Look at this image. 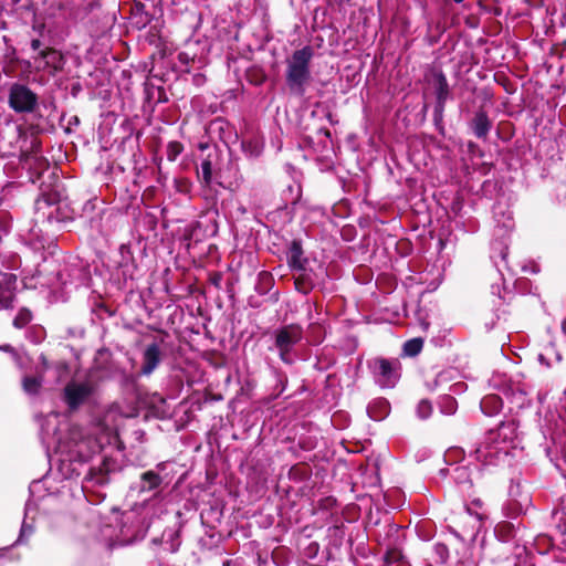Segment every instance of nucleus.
<instances>
[{
    "instance_id": "4d7b16f0",
    "label": "nucleus",
    "mask_w": 566,
    "mask_h": 566,
    "mask_svg": "<svg viewBox=\"0 0 566 566\" xmlns=\"http://www.w3.org/2000/svg\"><path fill=\"white\" fill-rule=\"evenodd\" d=\"M455 3H461L463 0H453Z\"/></svg>"
},
{
    "instance_id": "3c124183",
    "label": "nucleus",
    "mask_w": 566,
    "mask_h": 566,
    "mask_svg": "<svg viewBox=\"0 0 566 566\" xmlns=\"http://www.w3.org/2000/svg\"><path fill=\"white\" fill-rule=\"evenodd\" d=\"M231 565H232V560L231 559H227L222 564V566H231Z\"/></svg>"
},
{
    "instance_id": "e433bc0d",
    "label": "nucleus",
    "mask_w": 566,
    "mask_h": 566,
    "mask_svg": "<svg viewBox=\"0 0 566 566\" xmlns=\"http://www.w3.org/2000/svg\"><path fill=\"white\" fill-rule=\"evenodd\" d=\"M443 112H444V107H441L439 111V103H436L434 111H433V119L437 124L442 122Z\"/></svg>"
},
{
    "instance_id": "2eb2a0df",
    "label": "nucleus",
    "mask_w": 566,
    "mask_h": 566,
    "mask_svg": "<svg viewBox=\"0 0 566 566\" xmlns=\"http://www.w3.org/2000/svg\"><path fill=\"white\" fill-rule=\"evenodd\" d=\"M39 56L45 61V66L52 69V73L62 72L65 65L64 55L54 48H45L39 52Z\"/></svg>"
},
{
    "instance_id": "20e7f679",
    "label": "nucleus",
    "mask_w": 566,
    "mask_h": 566,
    "mask_svg": "<svg viewBox=\"0 0 566 566\" xmlns=\"http://www.w3.org/2000/svg\"><path fill=\"white\" fill-rule=\"evenodd\" d=\"M374 375L381 387L392 388L401 376V363L399 359L376 357L370 361Z\"/></svg>"
},
{
    "instance_id": "c9c22d12",
    "label": "nucleus",
    "mask_w": 566,
    "mask_h": 566,
    "mask_svg": "<svg viewBox=\"0 0 566 566\" xmlns=\"http://www.w3.org/2000/svg\"><path fill=\"white\" fill-rule=\"evenodd\" d=\"M209 281L212 285L220 289L221 281H222V274L219 272H214L210 275Z\"/></svg>"
},
{
    "instance_id": "a19ab883",
    "label": "nucleus",
    "mask_w": 566,
    "mask_h": 566,
    "mask_svg": "<svg viewBox=\"0 0 566 566\" xmlns=\"http://www.w3.org/2000/svg\"><path fill=\"white\" fill-rule=\"evenodd\" d=\"M30 45L33 51H38L42 46V42L40 41V39H33Z\"/></svg>"
},
{
    "instance_id": "423d86ee",
    "label": "nucleus",
    "mask_w": 566,
    "mask_h": 566,
    "mask_svg": "<svg viewBox=\"0 0 566 566\" xmlns=\"http://www.w3.org/2000/svg\"><path fill=\"white\" fill-rule=\"evenodd\" d=\"M452 480L459 490L469 497L476 494L475 486H480L481 473L479 470H471L469 467H455L451 473Z\"/></svg>"
},
{
    "instance_id": "864d4df0",
    "label": "nucleus",
    "mask_w": 566,
    "mask_h": 566,
    "mask_svg": "<svg viewBox=\"0 0 566 566\" xmlns=\"http://www.w3.org/2000/svg\"><path fill=\"white\" fill-rule=\"evenodd\" d=\"M475 146H476V145H475L474 143H472V142H471V143H469V147H470V148H473V147H475Z\"/></svg>"
},
{
    "instance_id": "4be33fe9",
    "label": "nucleus",
    "mask_w": 566,
    "mask_h": 566,
    "mask_svg": "<svg viewBox=\"0 0 566 566\" xmlns=\"http://www.w3.org/2000/svg\"><path fill=\"white\" fill-rule=\"evenodd\" d=\"M245 78L250 84L260 86L266 81L268 76L263 67L252 65L247 70Z\"/></svg>"
},
{
    "instance_id": "6ab92c4d",
    "label": "nucleus",
    "mask_w": 566,
    "mask_h": 566,
    "mask_svg": "<svg viewBox=\"0 0 566 566\" xmlns=\"http://www.w3.org/2000/svg\"><path fill=\"white\" fill-rule=\"evenodd\" d=\"M531 504V497L525 494L522 500L510 499L506 504V515L510 517H516L522 513L526 512Z\"/></svg>"
},
{
    "instance_id": "5fc2aeb1",
    "label": "nucleus",
    "mask_w": 566,
    "mask_h": 566,
    "mask_svg": "<svg viewBox=\"0 0 566 566\" xmlns=\"http://www.w3.org/2000/svg\"><path fill=\"white\" fill-rule=\"evenodd\" d=\"M21 0H11L13 4H18Z\"/></svg>"
},
{
    "instance_id": "c03bdc74",
    "label": "nucleus",
    "mask_w": 566,
    "mask_h": 566,
    "mask_svg": "<svg viewBox=\"0 0 566 566\" xmlns=\"http://www.w3.org/2000/svg\"><path fill=\"white\" fill-rule=\"evenodd\" d=\"M189 185L187 182L184 184V187L179 186V191L186 192L188 191Z\"/></svg>"
},
{
    "instance_id": "f3484780",
    "label": "nucleus",
    "mask_w": 566,
    "mask_h": 566,
    "mask_svg": "<svg viewBox=\"0 0 566 566\" xmlns=\"http://www.w3.org/2000/svg\"><path fill=\"white\" fill-rule=\"evenodd\" d=\"M153 15L146 10L140 1H135L130 8V21L138 30L146 28L151 22Z\"/></svg>"
},
{
    "instance_id": "5701e85b",
    "label": "nucleus",
    "mask_w": 566,
    "mask_h": 566,
    "mask_svg": "<svg viewBox=\"0 0 566 566\" xmlns=\"http://www.w3.org/2000/svg\"><path fill=\"white\" fill-rule=\"evenodd\" d=\"M42 376H24L22 378V388L28 395H38L42 388Z\"/></svg>"
},
{
    "instance_id": "72a5a7b5",
    "label": "nucleus",
    "mask_w": 566,
    "mask_h": 566,
    "mask_svg": "<svg viewBox=\"0 0 566 566\" xmlns=\"http://www.w3.org/2000/svg\"><path fill=\"white\" fill-rule=\"evenodd\" d=\"M496 530H497V532H504V534H502V537H506V538L509 536H511V534L513 533V527L509 523L499 525Z\"/></svg>"
},
{
    "instance_id": "8fccbe9b",
    "label": "nucleus",
    "mask_w": 566,
    "mask_h": 566,
    "mask_svg": "<svg viewBox=\"0 0 566 566\" xmlns=\"http://www.w3.org/2000/svg\"><path fill=\"white\" fill-rule=\"evenodd\" d=\"M563 333L566 335V318L562 323Z\"/></svg>"
},
{
    "instance_id": "ddd939ff",
    "label": "nucleus",
    "mask_w": 566,
    "mask_h": 566,
    "mask_svg": "<svg viewBox=\"0 0 566 566\" xmlns=\"http://www.w3.org/2000/svg\"><path fill=\"white\" fill-rule=\"evenodd\" d=\"M116 470V460L111 457H104L103 461L97 468H91L90 475L96 479L97 484L104 485L109 482V474Z\"/></svg>"
},
{
    "instance_id": "4c0bfd02",
    "label": "nucleus",
    "mask_w": 566,
    "mask_h": 566,
    "mask_svg": "<svg viewBox=\"0 0 566 566\" xmlns=\"http://www.w3.org/2000/svg\"><path fill=\"white\" fill-rule=\"evenodd\" d=\"M43 199L49 206H51L59 201V196L56 193H45L43 195Z\"/></svg>"
},
{
    "instance_id": "13d9d810",
    "label": "nucleus",
    "mask_w": 566,
    "mask_h": 566,
    "mask_svg": "<svg viewBox=\"0 0 566 566\" xmlns=\"http://www.w3.org/2000/svg\"><path fill=\"white\" fill-rule=\"evenodd\" d=\"M472 566H475V565H472Z\"/></svg>"
},
{
    "instance_id": "7ed1b4c3",
    "label": "nucleus",
    "mask_w": 566,
    "mask_h": 566,
    "mask_svg": "<svg viewBox=\"0 0 566 566\" xmlns=\"http://www.w3.org/2000/svg\"><path fill=\"white\" fill-rule=\"evenodd\" d=\"M303 338V328L298 324L284 325L274 331V345L283 363L291 364V352Z\"/></svg>"
},
{
    "instance_id": "6e6d98bb",
    "label": "nucleus",
    "mask_w": 566,
    "mask_h": 566,
    "mask_svg": "<svg viewBox=\"0 0 566 566\" xmlns=\"http://www.w3.org/2000/svg\"><path fill=\"white\" fill-rule=\"evenodd\" d=\"M201 149H208L209 147L207 145H200Z\"/></svg>"
},
{
    "instance_id": "49530a36",
    "label": "nucleus",
    "mask_w": 566,
    "mask_h": 566,
    "mask_svg": "<svg viewBox=\"0 0 566 566\" xmlns=\"http://www.w3.org/2000/svg\"><path fill=\"white\" fill-rule=\"evenodd\" d=\"M300 446H301V448H302V449H304V450H310V449H312V447H311V446H308L307 443L302 442V441L300 442Z\"/></svg>"
},
{
    "instance_id": "c756f323",
    "label": "nucleus",
    "mask_w": 566,
    "mask_h": 566,
    "mask_svg": "<svg viewBox=\"0 0 566 566\" xmlns=\"http://www.w3.org/2000/svg\"><path fill=\"white\" fill-rule=\"evenodd\" d=\"M184 151V145L180 142L171 140L167 145V159L169 161H175L177 157Z\"/></svg>"
},
{
    "instance_id": "f704fd0d",
    "label": "nucleus",
    "mask_w": 566,
    "mask_h": 566,
    "mask_svg": "<svg viewBox=\"0 0 566 566\" xmlns=\"http://www.w3.org/2000/svg\"><path fill=\"white\" fill-rule=\"evenodd\" d=\"M496 530H497V532H504V534H502V537H506V538L509 536H511V534L513 533V527L509 523L499 525Z\"/></svg>"
},
{
    "instance_id": "a18cd8bd",
    "label": "nucleus",
    "mask_w": 566,
    "mask_h": 566,
    "mask_svg": "<svg viewBox=\"0 0 566 566\" xmlns=\"http://www.w3.org/2000/svg\"><path fill=\"white\" fill-rule=\"evenodd\" d=\"M70 124H80V118L77 116H73L72 119L70 120Z\"/></svg>"
},
{
    "instance_id": "39448f33",
    "label": "nucleus",
    "mask_w": 566,
    "mask_h": 566,
    "mask_svg": "<svg viewBox=\"0 0 566 566\" xmlns=\"http://www.w3.org/2000/svg\"><path fill=\"white\" fill-rule=\"evenodd\" d=\"M94 387L90 382L69 381L62 391V400L70 412H75L93 395Z\"/></svg>"
},
{
    "instance_id": "58836bf2",
    "label": "nucleus",
    "mask_w": 566,
    "mask_h": 566,
    "mask_svg": "<svg viewBox=\"0 0 566 566\" xmlns=\"http://www.w3.org/2000/svg\"><path fill=\"white\" fill-rule=\"evenodd\" d=\"M178 60L182 64H189V62L192 61V59L185 52L178 54Z\"/></svg>"
},
{
    "instance_id": "dca6fc26",
    "label": "nucleus",
    "mask_w": 566,
    "mask_h": 566,
    "mask_svg": "<svg viewBox=\"0 0 566 566\" xmlns=\"http://www.w3.org/2000/svg\"><path fill=\"white\" fill-rule=\"evenodd\" d=\"M218 158V150L209 151L201 161L200 170H197L199 181L205 187H209L212 182L214 160Z\"/></svg>"
},
{
    "instance_id": "9d476101",
    "label": "nucleus",
    "mask_w": 566,
    "mask_h": 566,
    "mask_svg": "<svg viewBox=\"0 0 566 566\" xmlns=\"http://www.w3.org/2000/svg\"><path fill=\"white\" fill-rule=\"evenodd\" d=\"M15 283V274L0 273V311L12 307Z\"/></svg>"
},
{
    "instance_id": "bb28decb",
    "label": "nucleus",
    "mask_w": 566,
    "mask_h": 566,
    "mask_svg": "<svg viewBox=\"0 0 566 566\" xmlns=\"http://www.w3.org/2000/svg\"><path fill=\"white\" fill-rule=\"evenodd\" d=\"M32 312L27 307H21L13 318V326L18 329L24 328L32 321Z\"/></svg>"
},
{
    "instance_id": "c85d7f7f",
    "label": "nucleus",
    "mask_w": 566,
    "mask_h": 566,
    "mask_svg": "<svg viewBox=\"0 0 566 566\" xmlns=\"http://www.w3.org/2000/svg\"><path fill=\"white\" fill-rule=\"evenodd\" d=\"M403 559V554L398 547H388L384 555V564L386 566L399 563Z\"/></svg>"
},
{
    "instance_id": "f03ea898",
    "label": "nucleus",
    "mask_w": 566,
    "mask_h": 566,
    "mask_svg": "<svg viewBox=\"0 0 566 566\" xmlns=\"http://www.w3.org/2000/svg\"><path fill=\"white\" fill-rule=\"evenodd\" d=\"M39 96L28 85L11 84L8 92V105L18 114H31L38 108Z\"/></svg>"
},
{
    "instance_id": "ea45409f",
    "label": "nucleus",
    "mask_w": 566,
    "mask_h": 566,
    "mask_svg": "<svg viewBox=\"0 0 566 566\" xmlns=\"http://www.w3.org/2000/svg\"><path fill=\"white\" fill-rule=\"evenodd\" d=\"M167 101H168V98H167L164 87H158V102L165 103Z\"/></svg>"
},
{
    "instance_id": "f8f14e48",
    "label": "nucleus",
    "mask_w": 566,
    "mask_h": 566,
    "mask_svg": "<svg viewBox=\"0 0 566 566\" xmlns=\"http://www.w3.org/2000/svg\"><path fill=\"white\" fill-rule=\"evenodd\" d=\"M286 262L291 271L310 265L308 259L304 256V250L301 240H293L290 243Z\"/></svg>"
},
{
    "instance_id": "b1692460",
    "label": "nucleus",
    "mask_w": 566,
    "mask_h": 566,
    "mask_svg": "<svg viewBox=\"0 0 566 566\" xmlns=\"http://www.w3.org/2000/svg\"><path fill=\"white\" fill-rule=\"evenodd\" d=\"M496 135L501 140L505 143L510 142L515 135L513 123L509 120H501L496 127Z\"/></svg>"
},
{
    "instance_id": "1a4fd4ad",
    "label": "nucleus",
    "mask_w": 566,
    "mask_h": 566,
    "mask_svg": "<svg viewBox=\"0 0 566 566\" xmlns=\"http://www.w3.org/2000/svg\"><path fill=\"white\" fill-rule=\"evenodd\" d=\"M469 127L472 134L483 142H485L489 137V134L493 127V122L489 117L488 112L480 107L473 115V117L469 122Z\"/></svg>"
},
{
    "instance_id": "7c9ffc66",
    "label": "nucleus",
    "mask_w": 566,
    "mask_h": 566,
    "mask_svg": "<svg viewBox=\"0 0 566 566\" xmlns=\"http://www.w3.org/2000/svg\"><path fill=\"white\" fill-rule=\"evenodd\" d=\"M417 413L420 419H427L432 413V405L429 400L422 399L417 406Z\"/></svg>"
},
{
    "instance_id": "473e14b6",
    "label": "nucleus",
    "mask_w": 566,
    "mask_h": 566,
    "mask_svg": "<svg viewBox=\"0 0 566 566\" xmlns=\"http://www.w3.org/2000/svg\"><path fill=\"white\" fill-rule=\"evenodd\" d=\"M434 551L439 555L440 559L444 562L448 557V547L444 544H436Z\"/></svg>"
},
{
    "instance_id": "09e8293b",
    "label": "nucleus",
    "mask_w": 566,
    "mask_h": 566,
    "mask_svg": "<svg viewBox=\"0 0 566 566\" xmlns=\"http://www.w3.org/2000/svg\"><path fill=\"white\" fill-rule=\"evenodd\" d=\"M493 13H494L495 15H500V14L502 13V10H501L500 8H494V9H493Z\"/></svg>"
},
{
    "instance_id": "603ef678",
    "label": "nucleus",
    "mask_w": 566,
    "mask_h": 566,
    "mask_svg": "<svg viewBox=\"0 0 566 566\" xmlns=\"http://www.w3.org/2000/svg\"><path fill=\"white\" fill-rule=\"evenodd\" d=\"M324 135H325V136H327V137H329V136H331V132H329V129H324Z\"/></svg>"
},
{
    "instance_id": "de8ad7c7",
    "label": "nucleus",
    "mask_w": 566,
    "mask_h": 566,
    "mask_svg": "<svg viewBox=\"0 0 566 566\" xmlns=\"http://www.w3.org/2000/svg\"><path fill=\"white\" fill-rule=\"evenodd\" d=\"M41 360H42V364L44 365V367L48 368L49 366H48V360H46L45 356L42 355Z\"/></svg>"
},
{
    "instance_id": "2f4dec72",
    "label": "nucleus",
    "mask_w": 566,
    "mask_h": 566,
    "mask_svg": "<svg viewBox=\"0 0 566 566\" xmlns=\"http://www.w3.org/2000/svg\"><path fill=\"white\" fill-rule=\"evenodd\" d=\"M319 549V545L316 542H312L308 544V546L305 549V554L307 557L313 558L316 556L317 552Z\"/></svg>"
},
{
    "instance_id": "aec40b11",
    "label": "nucleus",
    "mask_w": 566,
    "mask_h": 566,
    "mask_svg": "<svg viewBox=\"0 0 566 566\" xmlns=\"http://www.w3.org/2000/svg\"><path fill=\"white\" fill-rule=\"evenodd\" d=\"M312 476V468L306 462H298L291 467L289 479L294 482H304Z\"/></svg>"
},
{
    "instance_id": "393cba45",
    "label": "nucleus",
    "mask_w": 566,
    "mask_h": 566,
    "mask_svg": "<svg viewBox=\"0 0 566 566\" xmlns=\"http://www.w3.org/2000/svg\"><path fill=\"white\" fill-rule=\"evenodd\" d=\"M423 347V339L420 337L411 338L403 344L402 352L406 356H417Z\"/></svg>"
},
{
    "instance_id": "0eeeda50",
    "label": "nucleus",
    "mask_w": 566,
    "mask_h": 566,
    "mask_svg": "<svg viewBox=\"0 0 566 566\" xmlns=\"http://www.w3.org/2000/svg\"><path fill=\"white\" fill-rule=\"evenodd\" d=\"M292 273L295 290L304 295L310 294L319 284V273L310 265L300 268Z\"/></svg>"
},
{
    "instance_id": "a211bd4d",
    "label": "nucleus",
    "mask_w": 566,
    "mask_h": 566,
    "mask_svg": "<svg viewBox=\"0 0 566 566\" xmlns=\"http://www.w3.org/2000/svg\"><path fill=\"white\" fill-rule=\"evenodd\" d=\"M490 440L495 441L496 439H501L503 442L511 441L516 436V424L514 420L511 421H502L496 431L490 430L489 432Z\"/></svg>"
},
{
    "instance_id": "4468645a",
    "label": "nucleus",
    "mask_w": 566,
    "mask_h": 566,
    "mask_svg": "<svg viewBox=\"0 0 566 566\" xmlns=\"http://www.w3.org/2000/svg\"><path fill=\"white\" fill-rule=\"evenodd\" d=\"M433 76V84L436 88V98L439 103V109L441 107H446V103L450 95V86L447 80L446 74L441 70H433L432 71Z\"/></svg>"
},
{
    "instance_id": "f257e3e1",
    "label": "nucleus",
    "mask_w": 566,
    "mask_h": 566,
    "mask_svg": "<svg viewBox=\"0 0 566 566\" xmlns=\"http://www.w3.org/2000/svg\"><path fill=\"white\" fill-rule=\"evenodd\" d=\"M314 55L312 46L295 50L286 60L285 84L290 95L303 97L312 80L311 61Z\"/></svg>"
},
{
    "instance_id": "a878e982",
    "label": "nucleus",
    "mask_w": 566,
    "mask_h": 566,
    "mask_svg": "<svg viewBox=\"0 0 566 566\" xmlns=\"http://www.w3.org/2000/svg\"><path fill=\"white\" fill-rule=\"evenodd\" d=\"M274 283L272 274L268 271H261L258 275L256 290L260 294H266Z\"/></svg>"
},
{
    "instance_id": "37998d69",
    "label": "nucleus",
    "mask_w": 566,
    "mask_h": 566,
    "mask_svg": "<svg viewBox=\"0 0 566 566\" xmlns=\"http://www.w3.org/2000/svg\"><path fill=\"white\" fill-rule=\"evenodd\" d=\"M258 566H266V559H263L260 554L258 555Z\"/></svg>"
},
{
    "instance_id": "79ce46f5",
    "label": "nucleus",
    "mask_w": 566,
    "mask_h": 566,
    "mask_svg": "<svg viewBox=\"0 0 566 566\" xmlns=\"http://www.w3.org/2000/svg\"><path fill=\"white\" fill-rule=\"evenodd\" d=\"M472 497V504L478 506V507H481L482 506V500L480 497H475V494Z\"/></svg>"
},
{
    "instance_id": "6e6552de",
    "label": "nucleus",
    "mask_w": 566,
    "mask_h": 566,
    "mask_svg": "<svg viewBox=\"0 0 566 566\" xmlns=\"http://www.w3.org/2000/svg\"><path fill=\"white\" fill-rule=\"evenodd\" d=\"M163 360V353L157 343H151L146 346L143 352V364L138 371V376H150L160 365Z\"/></svg>"
},
{
    "instance_id": "9b49d317",
    "label": "nucleus",
    "mask_w": 566,
    "mask_h": 566,
    "mask_svg": "<svg viewBox=\"0 0 566 566\" xmlns=\"http://www.w3.org/2000/svg\"><path fill=\"white\" fill-rule=\"evenodd\" d=\"M164 478L154 470H148L139 475L137 490L139 494L154 492V495L161 491Z\"/></svg>"
},
{
    "instance_id": "412c9836",
    "label": "nucleus",
    "mask_w": 566,
    "mask_h": 566,
    "mask_svg": "<svg viewBox=\"0 0 566 566\" xmlns=\"http://www.w3.org/2000/svg\"><path fill=\"white\" fill-rule=\"evenodd\" d=\"M502 406H503V401L496 395L485 396L481 400V403H480L481 410L486 416H493V415L497 413L502 409Z\"/></svg>"
},
{
    "instance_id": "cd10ccee",
    "label": "nucleus",
    "mask_w": 566,
    "mask_h": 566,
    "mask_svg": "<svg viewBox=\"0 0 566 566\" xmlns=\"http://www.w3.org/2000/svg\"><path fill=\"white\" fill-rule=\"evenodd\" d=\"M242 149L247 155L258 157L261 155L263 147L258 140L248 139L242 142Z\"/></svg>"
}]
</instances>
